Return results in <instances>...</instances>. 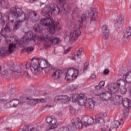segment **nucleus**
Listing matches in <instances>:
<instances>
[{
  "mask_svg": "<svg viewBox=\"0 0 131 131\" xmlns=\"http://www.w3.org/2000/svg\"><path fill=\"white\" fill-rule=\"evenodd\" d=\"M118 74L119 76H122L123 78L119 79L117 82L112 83L108 85V91L110 92L106 91L99 94V100L102 101L105 105H107L108 101L111 100L113 94H118L122 83L125 85L131 83V71L127 72V71L120 70Z\"/></svg>",
  "mask_w": 131,
  "mask_h": 131,
  "instance_id": "1",
  "label": "nucleus"
},
{
  "mask_svg": "<svg viewBox=\"0 0 131 131\" xmlns=\"http://www.w3.org/2000/svg\"><path fill=\"white\" fill-rule=\"evenodd\" d=\"M40 24L43 26H49L48 30L50 34L48 35H43L38 38L40 41H44L47 47H50L51 45H58L59 38L54 37L53 34L56 32V30L59 26V23L54 21L51 17L42 18L40 21Z\"/></svg>",
  "mask_w": 131,
  "mask_h": 131,
  "instance_id": "2",
  "label": "nucleus"
},
{
  "mask_svg": "<svg viewBox=\"0 0 131 131\" xmlns=\"http://www.w3.org/2000/svg\"><path fill=\"white\" fill-rule=\"evenodd\" d=\"M68 2H69V0H57L58 4L60 5H63V7L61 9L59 8L57 5L53 4L49 6L51 11L48 8L45 7L41 10V13L44 17H50L52 13H54L55 15H58L60 12H63V11L69 12L71 7H69V5L67 3Z\"/></svg>",
  "mask_w": 131,
  "mask_h": 131,
  "instance_id": "3",
  "label": "nucleus"
},
{
  "mask_svg": "<svg viewBox=\"0 0 131 131\" xmlns=\"http://www.w3.org/2000/svg\"><path fill=\"white\" fill-rule=\"evenodd\" d=\"M10 14H12L13 16H14L16 19H19L15 23L14 26L13 27L14 31L17 30L18 28L22 26L23 22L25 21H28L29 19V14L25 13L22 9L15 6L12 7L10 10Z\"/></svg>",
  "mask_w": 131,
  "mask_h": 131,
  "instance_id": "4",
  "label": "nucleus"
},
{
  "mask_svg": "<svg viewBox=\"0 0 131 131\" xmlns=\"http://www.w3.org/2000/svg\"><path fill=\"white\" fill-rule=\"evenodd\" d=\"M88 16L86 14H83L81 17H80L78 21V25L75 24V23L71 20L68 21L67 26L69 29H75L74 32H72L70 33V38L71 41H75L80 36L81 32L79 30L80 28L82 27V23L83 21L86 20Z\"/></svg>",
  "mask_w": 131,
  "mask_h": 131,
  "instance_id": "5",
  "label": "nucleus"
},
{
  "mask_svg": "<svg viewBox=\"0 0 131 131\" xmlns=\"http://www.w3.org/2000/svg\"><path fill=\"white\" fill-rule=\"evenodd\" d=\"M40 69L42 70L45 69V71H50L53 69V68L47 59H39L38 63L34 62L30 64L31 71L34 75H39L40 74Z\"/></svg>",
  "mask_w": 131,
  "mask_h": 131,
  "instance_id": "6",
  "label": "nucleus"
},
{
  "mask_svg": "<svg viewBox=\"0 0 131 131\" xmlns=\"http://www.w3.org/2000/svg\"><path fill=\"white\" fill-rule=\"evenodd\" d=\"M39 37H40L39 36H36V35L33 34V33L31 31L28 32L26 33V36L23 37V39L20 40L18 43L19 47L20 48H24L25 46H27V45L30 42V41H34L35 42V40L36 38L38 39V40H40Z\"/></svg>",
  "mask_w": 131,
  "mask_h": 131,
  "instance_id": "7",
  "label": "nucleus"
},
{
  "mask_svg": "<svg viewBox=\"0 0 131 131\" xmlns=\"http://www.w3.org/2000/svg\"><path fill=\"white\" fill-rule=\"evenodd\" d=\"M94 118L92 117H89L87 120L86 122H81V120L79 118L73 119L72 121V123L74 125V127H75L76 129H79L81 128L82 126L84 125L86 127L89 125H93L94 124Z\"/></svg>",
  "mask_w": 131,
  "mask_h": 131,
  "instance_id": "8",
  "label": "nucleus"
},
{
  "mask_svg": "<svg viewBox=\"0 0 131 131\" xmlns=\"http://www.w3.org/2000/svg\"><path fill=\"white\" fill-rule=\"evenodd\" d=\"M77 102H78L80 106H84L90 110H93L95 108V101H93L92 99L87 100L86 98H84Z\"/></svg>",
  "mask_w": 131,
  "mask_h": 131,
  "instance_id": "9",
  "label": "nucleus"
},
{
  "mask_svg": "<svg viewBox=\"0 0 131 131\" xmlns=\"http://www.w3.org/2000/svg\"><path fill=\"white\" fill-rule=\"evenodd\" d=\"M46 121L49 124L48 126L46 127L47 130L55 129V128H57V127H58V125H59L56 118L48 117L46 118Z\"/></svg>",
  "mask_w": 131,
  "mask_h": 131,
  "instance_id": "10",
  "label": "nucleus"
},
{
  "mask_svg": "<svg viewBox=\"0 0 131 131\" xmlns=\"http://www.w3.org/2000/svg\"><path fill=\"white\" fill-rule=\"evenodd\" d=\"M79 71L78 70H74V68L69 69L67 72L66 75V79L70 80L71 78L72 79H76L78 76Z\"/></svg>",
  "mask_w": 131,
  "mask_h": 131,
  "instance_id": "11",
  "label": "nucleus"
},
{
  "mask_svg": "<svg viewBox=\"0 0 131 131\" xmlns=\"http://www.w3.org/2000/svg\"><path fill=\"white\" fill-rule=\"evenodd\" d=\"M122 104L124 108L123 110V114L124 115H128L129 108L131 107V101L128 98H124L123 99Z\"/></svg>",
  "mask_w": 131,
  "mask_h": 131,
  "instance_id": "12",
  "label": "nucleus"
},
{
  "mask_svg": "<svg viewBox=\"0 0 131 131\" xmlns=\"http://www.w3.org/2000/svg\"><path fill=\"white\" fill-rule=\"evenodd\" d=\"M70 101V99L67 95H58L55 97L54 101L55 103L60 104H66Z\"/></svg>",
  "mask_w": 131,
  "mask_h": 131,
  "instance_id": "13",
  "label": "nucleus"
},
{
  "mask_svg": "<svg viewBox=\"0 0 131 131\" xmlns=\"http://www.w3.org/2000/svg\"><path fill=\"white\" fill-rule=\"evenodd\" d=\"M124 23V15L119 14L116 19V23H115V27L117 29H119Z\"/></svg>",
  "mask_w": 131,
  "mask_h": 131,
  "instance_id": "14",
  "label": "nucleus"
},
{
  "mask_svg": "<svg viewBox=\"0 0 131 131\" xmlns=\"http://www.w3.org/2000/svg\"><path fill=\"white\" fill-rule=\"evenodd\" d=\"M102 37L103 39H108L109 38V28L107 25H104L102 27Z\"/></svg>",
  "mask_w": 131,
  "mask_h": 131,
  "instance_id": "15",
  "label": "nucleus"
},
{
  "mask_svg": "<svg viewBox=\"0 0 131 131\" xmlns=\"http://www.w3.org/2000/svg\"><path fill=\"white\" fill-rule=\"evenodd\" d=\"M26 101H22V103H25V102H27L28 104L30 106H34V105H36L37 104V99H33L32 97L29 96L25 98Z\"/></svg>",
  "mask_w": 131,
  "mask_h": 131,
  "instance_id": "16",
  "label": "nucleus"
},
{
  "mask_svg": "<svg viewBox=\"0 0 131 131\" xmlns=\"http://www.w3.org/2000/svg\"><path fill=\"white\" fill-rule=\"evenodd\" d=\"M29 17L33 22H37V21H39V15L34 11H32L29 13Z\"/></svg>",
  "mask_w": 131,
  "mask_h": 131,
  "instance_id": "17",
  "label": "nucleus"
},
{
  "mask_svg": "<svg viewBox=\"0 0 131 131\" xmlns=\"http://www.w3.org/2000/svg\"><path fill=\"white\" fill-rule=\"evenodd\" d=\"M107 116V113H101L99 115V123L100 126H103L105 124V120L104 119V117Z\"/></svg>",
  "mask_w": 131,
  "mask_h": 131,
  "instance_id": "18",
  "label": "nucleus"
},
{
  "mask_svg": "<svg viewBox=\"0 0 131 131\" xmlns=\"http://www.w3.org/2000/svg\"><path fill=\"white\" fill-rule=\"evenodd\" d=\"M63 75V72L61 70H57L56 72H54V75L52 77L54 80H57V79H59L61 78V76Z\"/></svg>",
  "mask_w": 131,
  "mask_h": 131,
  "instance_id": "19",
  "label": "nucleus"
},
{
  "mask_svg": "<svg viewBox=\"0 0 131 131\" xmlns=\"http://www.w3.org/2000/svg\"><path fill=\"white\" fill-rule=\"evenodd\" d=\"M85 95L83 94H80L78 95H76L75 94L73 95L72 96V98L73 100H74V101H76V102H78L79 101V100H83V99H85Z\"/></svg>",
  "mask_w": 131,
  "mask_h": 131,
  "instance_id": "20",
  "label": "nucleus"
},
{
  "mask_svg": "<svg viewBox=\"0 0 131 131\" xmlns=\"http://www.w3.org/2000/svg\"><path fill=\"white\" fill-rule=\"evenodd\" d=\"M72 124L73 126H69L68 127H66V126L61 127L58 130V131H73V128H75V129H76V127H74L72 122Z\"/></svg>",
  "mask_w": 131,
  "mask_h": 131,
  "instance_id": "21",
  "label": "nucleus"
},
{
  "mask_svg": "<svg viewBox=\"0 0 131 131\" xmlns=\"http://www.w3.org/2000/svg\"><path fill=\"white\" fill-rule=\"evenodd\" d=\"M1 75L3 76V77H5V78H9V77H11V75H12V70L10 69L5 70L2 72Z\"/></svg>",
  "mask_w": 131,
  "mask_h": 131,
  "instance_id": "22",
  "label": "nucleus"
},
{
  "mask_svg": "<svg viewBox=\"0 0 131 131\" xmlns=\"http://www.w3.org/2000/svg\"><path fill=\"white\" fill-rule=\"evenodd\" d=\"M130 36H131V27H128L124 32L123 37L126 39V38H129Z\"/></svg>",
  "mask_w": 131,
  "mask_h": 131,
  "instance_id": "23",
  "label": "nucleus"
},
{
  "mask_svg": "<svg viewBox=\"0 0 131 131\" xmlns=\"http://www.w3.org/2000/svg\"><path fill=\"white\" fill-rule=\"evenodd\" d=\"M8 54H9L8 48H3L0 49V57H5Z\"/></svg>",
  "mask_w": 131,
  "mask_h": 131,
  "instance_id": "24",
  "label": "nucleus"
},
{
  "mask_svg": "<svg viewBox=\"0 0 131 131\" xmlns=\"http://www.w3.org/2000/svg\"><path fill=\"white\" fill-rule=\"evenodd\" d=\"M30 65L31 64L27 63L26 64V70H24L23 71V74L25 77H27L28 78H29L30 77V74L28 73V71H27V69H28V68L30 67Z\"/></svg>",
  "mask_w": 131,
  "mask_h": 131,
  "instance_id": "25",
  "label": "nucleus"
},
{
  "mask_svg": "<svg viewBox=\"0 0 131 131\" xmlns=\"http://www.w3.org/2000/svg\"><path fill=\"white\" fill-rule=\"evenodd\" d=\"M121 124H122V123L119 122V121H114L112 122L111 127H112L113 128H117V127H118L119 125H121Z\"/></svg>",
  "mask_w": 131,
  "mask_h": 131,
  "instance_id": "26",
  "label": "nucleus"
},
{
  "mask_svg": "<svg viewBox=\"0 0 131 131\" xmlns=\"http://www.w3.org/2000/svg\"><path fill=\"white\" fill-rule=\"evenodd\" d=\"M17 46L16 43H11L9 44V48L8 49V53H13L15 51Z\"/></svg>",
  "mask_w": 131,
  "mask_h": 131,
  "instance_id": "27",
  "label": "nucleus"
},
{
  "mask_svg": "<svg viewBox=\"0 0 131 131\" xmlns=\"http://www.w3.org/2000/svg\"><path fill=\"white\" fill-rule=\"evenodd\" d=\"M13 69H10V70H12V73H13V71H15V72H17V73H21V72H22L20 66H14L13 67Z\"/></svg>",
  "mask_w": 131,
  "mask_h": 131,
  "instance_id": "28",
  "label": "nucleus"
},
{
  "mask_svg": "<svg viewBox=\"0 0 131 131\" xmlns=\"http://www.w3.org/2000/svg\"><path fill=\"white\" fill-rule=\"evenodd\" d=\"M127 84H127L126 85H127ZM121 85H122L121 88L120 89V91H121V94L122 95H124L125 94H126L127 92V89H126V88H125L126 86V85H125L123 83H122ZM120 85V86H121Z\"/></svg>",
  "mask_w": 131,
  "mask_h": 131,
  "instance_id": "29",
  "label": "nucleus"
},
{
  "mask_svg": "<svg viewBox=\"0 0 131 131\" xmlns=\"http://www.w3.org/2000/svg\"><path fill=\"white\" fill-rule=\"evenodd\" d=\"M9 5V2L7 0H3L1 2V7L3 8H6Z\"/></svg>",
  "mask_w": 131,
  "mask_h": 131,
  "instance_id": "30",
  "label": "nucleus"
},
{
  "mask_svg": "<svg viewBox=\"0 0 131 131\" xmlns=\"http://www.w3.org/2000/svg\"><path fill=\"white\" fill-rule=\"evenodd\" d=\"M79 58H80L79 55H78L76 52H75L74 53V55L72 57V60H73L74 61H76V60H78V59H79Z\"/></svg>",
  "mask_w": 131,
  "mask_h": 131,
  "instance_id": "31",
  "label": "nucleus"
},
{
  "mask_svg": "<svg viewBox=\"0 0 131 131\" xmlns=\"http://www.w3.org/2000/svg\"><path fill=\"white\" fill-rule=\"evenodd\" d=\"M95 11L92 10L89 13V17H91V20H92V21H96V18H93V16H95Z\"/></svg>",
  "mask_w": 131,
  "mask_h": 131,
  "instance_id": "32",
  "label": "nucleus"
},
{
  "mask_svg": "<svg viewBox=\"0 0 131 131\" xmlns=\"http://www.w3.org/2000/svg\"><path fill=\"white\" fill-rule=\"evenodd\" d=\"M76 52L78 55H79L80 57H81V56H82V55H83V53H84V52L83 51V48H80L79 50H77Z\"/></svg>",
  "mask_w": 131,
  "mask_h": 131,
  "instance_id": "33",
  "label": "nucleus"
},
{
  "mask_svg": "<svg viewBox=\"0 0 131 131\" xmlns=\"http://www.w3.org/2000/svg\"><path fill=\"white\" fill-rule=\"evenodd\" d=\"M12 128L13 127L10 124H7L5 125L4 127V129L5 130L10 131V130H12Z\"/></svg>",
  "mask_w": 131,
  "mask_h": 131,
  "instance_id": "34",
  "label": "nucleus"
},
{
  "mask_svg": "<svg viewBox=\"0 0 131 131\" xmlns=\"http://www.w3.org/2000/svg\"><path fill=\"white\" fill-rule=\"evenodd\" d=\"M34 48L33 47H29L25 49V51L28 54H30L31 52H33Z\"/></svg>",
  "mask_w": 131,
  "mask_h": 131,
  "instance_id": "35",
  "label": "nucleus"
},
{
  "mask_svg": "<svg viewBox=\"0 0 131 131\" xmlns=\"http://www.w3.org/2000/svg\"><path fill=\"white\" fill-rule=\"evenodd\" d=\"M34 29L36 32H39V31L40 30V27H39L38 24H35L34 26Z\"/></svg>",
  "mask_w": 131,
  "mask_h": 131,
  "instance_id": "36",
  "label": "nucleus"
},
{
  "mask_svg": "<svg viewBox=\"0 0 131 131\" xmlns=\"http://www.w3.org/2000/svg\"><path fill=\"white\" fill-rule=\"evenodd\" d=\"M94 93L96 96H98V94L99 93V86L96 85L95 86V89L94 90Z\"/></svg>",
  "mask_w": 131,
  "mask_h": 131,
  "instance_id": "37",
  "label": "nucleus"
},
{
  "mask_svg": "<svg viewBox=\"0 0 131 131\" xmlns=\"http://www.w3.org/2000/svg\"><path fill=\"white\" fill-rule=\"evenodd\" d=\"M12 102H13V104L14 105V107H17L18 106V105H19V100H17V99H14L12 100Z\"/></svg>",
  "mask_w": 131,
  "mask_h": 131,
  "instance_id": "38",
  "label": "nucleus"
},
{
  "mask_svg": "<svg viewBox=\"0 0 131 131\" xmlns=\"http://www.w3.org/2000/svg\"><path fill=\"white\" fill-rule=\"evenodd\" d=\"M38 103H46V99L44 98L37 99V104Z\"/></svg>",
  "mask_w": 131,
  "mask_h": 131,
  "instance_id": "39",
  "label": "nucleus"
},
{
  "mask_svg": "<svg viewBox=\"0 0 131 131\" xmlns=\"http://www.w3.org/2000/svg\"><path fill=\"white\" fill-rule=\"evenodd\" d=\"M104 85H105V81H101L99 83V89H101L102 87L104 86Z\"/></svg>",
  "mask_w": 131,
  "mask_h": 131,
  "instance_id": "40",
  "label": "nucleus"
},
{
  "mask_svg": "<svg viewBox=\"0 0 131 131\" xmlns=\"http://www.w3.org/2000/svg\"><path fill=\"white\" fill-rule=\"evenodd\" d=\"M77 88H78V85H72V86H70V90H71V91H73L74 90H76Z\"/></svg>",
  "mask_w": 131,
  "mask_h": 131,
  "instance_id": "41",
  "label": "nucleus"
},
{
  "mask_svg": "<svg viewBox=\"0 0 131 131\" xmlns=\"http://www.w3.org/2000/svg\"><path fill=\"white\" fill-rule=\"evenodd\" d=\"M88 68H89V63L86 62L84 66L83 72H84V71H86V70H88Z\"/></svg>",
  "mask_w": 131,
  "mask_h": 131,
  "instance_id": "42",
  "label": "nucleus"
},
{
  "mask_svg": "<svg viewBox=\"0 0 131 131\" xmlns=\"http://www.w3.org/2000/svg\"><path fill=\"white\" fill-rule=\"evenodd\" d=\"M1 35H2L3 36V37H4V38H6L7 37V34H6L5 33V32H4V29H2L1 30Z\"/></svg>",
  "mask_w": 131,
  "mask_h": 131,
  "instance_id": "43",
  "label": "nucleus"
},
{
  "mask_svg": "<svg viewBox=\"0 0 131 131\" xmlns=\"http://www.w3.org/2000/svg\"><path fill=\"white\" fill-rule=\"evenodd\" d=\"M11 105L10 104V102L7 103L5 106H4V108H5V109H9V108H11Z\"/></svg>",
  "mask_w": 131,
  "mask_h": 131,
  "instance_id": "44",
  "label": "nucleus"
},
{
  "mask_svg": "<svg viewBox=\"0 0 131 131\" xmlns=\"http://www.w3.org/2000/svg\"><path fill=\"white\" fill-rule=\"evenodd\" d=\"M5 32H9L10 31V28L9 27V26L8 25H6L5 29H4Z\"/></svg>",
  "mask_w": 131,
  "mask_h": 131,
  "instance_id": "45",
  "label": "nucleus"
},
{
  "mask_svg": "<svg viewBox=\"0 0 131 131\" xmlns=\"http://www.w3.org/2000/svg\"><path fill=\"white\" fill-rule=\"evenodd\" d=\"M109 72H110L109 69H105L103 71V74H104V75H107V74H108Z\"/></svg>",
  "mask_w": 131,
  "mask_h": 131,
  "instance_id": "46",
  "label": "nucleus"
},
{
  "mask_svg": "<svg viewBox=\"0 0 131 131\" xmlns=\"http://www.w3.org/2000/svg\"><path fill=\"white\" fill-rule=\"evenodd\" d=\"M71 49H72L71 47L68 48L66 50H65L64 54H68V53L71 51Z\"/></svg>",
  "mask_w": 131,
  "mask_h": 131,
  "instance_id": "47",
  "label": "nucleus"
},
{
  "mask_svg": "<svg viewBox=\"0 0 131 131\" xmlns=\"http://www.w3.org/2000/svg\"><path fill=\"white\" fill-rule=\"evenodd\" d=\"M34 95L35 97H37V96H39V91H36L34 92Z\"/></svg>",
  "mask_w": 131,
  "mask_h": 131,
  "instance_id": "48",
  "label": "nucleus"
},
{
  "mask_svg": "<svg viewBox=\"0 0 131 131\" xmlns=\"http://www.w3.org/2000/svg\"><path fill=\"white\" fill-rule=\"evenodd\" d=\"M9 104H10V107H13L15 108V105H14V102H13V100H11L9 102Z\"/></svg>",
  "mask_w": 131,
  "mask_h": 131,
  "instance_id": "49",
  "label": "nucleus"
},
{
  "mask_svg": "<svg viewBox=\"0 0 131 131\" xmlns=\"http://www.w3.org/2000/svg\"><path fill=\"white\" fill-rule=\"evenodd\" d=\"M51 107H52V105L47 104L43 107V110H45V109H46V108H51Z\"/></svg>",
  "mask_w": 131,
  "mask_h": 131,
  "instance_id": "50",
  "label": "nucleus"
},
{
  "mask_svg": "<svg viewBox=\"0 0 131 131\" xmlns=\"http://www.w3.org/2000/svg\"><path fill=\"white\" fill-rule=\"evenodd\" d=\"M95 122L97 123L98 122H99V117L97 116H95Z\"/></svg>",
  "mask_w": 131,
  "mask_h": 131,
  "instance_id": "51",
  "label": "nucleus"
},
{
  "mask_svg": "<svg viewBox=\"0 0 131 131\" xmlns=\"http://www.w3.org/2000/svg\"><path fill=\"white\" fill-rule=\"evenodd\" d=\"M94 78H96V75H95V74L91 75V76L90 77V79H94Z\"/></svg>",
  "mask_w": 131,
  "mask_h": 131,
  "instance_id": "52",
  "label": "nucleus"
},
{
  "mask_svg": "<svg viewBox=\"0 0 131 131\" xmlns=\"http://www.w3.org/2000/svg\"><path fill=\"white\" fill-rule=\"evenodd\" d=\"M74 13L78 14V8L76 7L75 9L74 10Z\"/></svg>",
  "mask_w": 131,
  "mask_h": 131,
  "instance_id": "53",
  "label": "nucleus"
},
{
  "mask_svg": "<svg viewBox=\"0 0 131 131\" xmlns=\"http://www.w3.org/2000/svg\"><path fill=\"white\" fill-rule=\"evenodd\" d=\"M0 101H1V103H6V102H7V100L6 99H0Z\"/></svg>",
  "mask_w": 131,
  "mask_h": 131,
  "instance_id": "54",
  "label": "nucleus"
},
{
  "mask_svg": "<svg viewBox=\"0 0 131 131\" xmlns=\"http://www.w3.org/2000/svg\"><path fill=\"white\" fill-rule=\"evenodd\" d=\"M8 19H9V21H10V22H11V23H14V19H11L10 17H8Z\"/></svg>",
  "mask_w": 131,
  "mask_h": 131,
  "instance_id": "55",
  "label": "nucleus"
},
{
  "mask_svg": "<svg viewBox=\"0 0 131 131\" xmlns=\"http://www.w3.org/2000/svg\"><path fill=\"white\" fill-rule=\"evenodd\" d=\"M5 23H6V22L5 21V20H2L1 24H2V25H5Z\"/></svg>",
  "mask_w": 131,
  "mask_h": 131,
  "instance_id": "56",
  "label": "nucleus"
},
{
  "mask_svg": "<svg viewBox=\"0 0 131 131\" xmlns=\"http://www.w3.org/2000/svg\"><path fill=\"white\" fill-rule=\"evenodd\" d=\"M108 42H109V41H106V42H105V46L106 47H108V46H109V43H108Z\"/></svg>",
  "mask_w": 131,
  "mask_h": 131,
  "instance_id": "57",
  "label": "nucleus"
},
{
  "mask_svg": "<svg viewBox=\"0 0 131 131\" xmlns=\"http://www.w3.org/2000/svg\"><path fill=\"white\" fill-rule=\"evenodd\" d=\"M30 3H33V2H36L37 0H29Z\"/></svg>",
  "mask_w": 131,
  "mask_h": 131,
  "instance_id": "58",
  "label": "nucleus"
},
{
  "mask_svg": "<svg viewBox=\"0 0 131 131\" xmlns=\"http://www.w3.org/2000/svg\"><path fill=\"white\" fill-rule=\"evenodd\" d=\"M0 10H1V8H0ZM2 13L0 12V20L1 19H2Z\"/></svg>",
  "mask_w": 131,
  "mask_h": 131,
  "instance_id": "59",
  "label": "nucleus"
},
{
  "mask_svg": "<svg viewBox=\"0 0 131 131\" xmlns=\"http://www.w3.org/2000/svg\"><path fill=\"white\" fill-rule=\"evenodd\" d=\"M41 126H42V127H45V126H46V125H45V124H42L41 125Z\"/></svg>",
  "mask_w": 131,
  "mask_h": 131,
  "instance_id": "60",
  "label": "nucleus"
},
{
  "mask_svg": "<svg viewBox=\"0 0 131 131\" xmlns=\"http://www.w3.org/2000/svg\"><path fill=\"white\" fill-rule=\"evenodd\" d=\"M2 73V67L0 66V74Z\"/></svg>",
  "mask_w": 131,
  "mask_h": 131,
  "instance_id": "61",
  "label": "nucleus"
},
{
  "mask_svg": "<svg viewBox=\"0 0 131 131\" xmlns=\"http://www.w3.org/2000/svg\"><path fill=\"white\" fill-rule=\"evenodd\" d=\"M24 131H29V129L28 128H27L26 130H25Z\"/></svg>",
  "mask_w": 131,
  "mask_h": 131,
  "instance_id": "62",
  "label": "nucleus"
},
{
  "mask_svg": "<svg viewBox=\"0 0 131 131\" xmlns=\"http://www.w3.org/2000/svg\"><path fill=\"white\" fill-rule=\"evenodd\" d=\"M1 40H2V38L0 37V42Z\"/></svg>",
  "mask_w": 131,
  "mask_h": 131,
  "instance_id": "63",
  "label": "nucleus"
},
{
  "mask_svg": "<svg viewBox=\"0 0 131 131\" xmlns=\"http://www.w3.org/2000/svg\"><path fill=\"white\" fill-rule=\"evenodd\" d=\"M42 5H43V3H41Z\"/></svg>",
  "mask_w": 131,
  "mask_h": 131,
  "instance_id": "64",
  "label": "nucleus"
}]
</instances>
